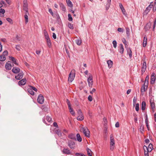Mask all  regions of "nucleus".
Returning <instances> with one entry per match:
<instances>
[{
    "mask_svg": "<svg viewBox=\"0 0 156 156\" xmlns=\"http://www.w3.org/2000/svg\"><path fill=\"white\" fill-rule=\"evenodd\" d=\"M66 103L68 105V108L71 107V105L70 103V101L68 99H67L66 100Z\"/></svg>",
    "mask_w": 156,
    "mask_h": 156,
    "instance_id": "6e6d98bb",
    "label": "nucleus"
},
{
    "mask_svg": "<svg viewBox=\"0 0 156 156\" xmlns=\"http://www.w3.org/2000/svg\"><path fill=\"white\" fill-rule=\"evenodd\" d=\"M149 76H147L146 77L144 83H148V80H149Z\"/></svg>",
    "mask_w": 156,
    "mask_h": 156,
    "instance_id": "052dcab7",
    "label": "nucleus"
},
{
    "mask_svg": "<svg viewBox=\"0 0 156 156\" xmlns=\"http://www.w3.org/2000/svg\"><path fill=\"white\" fill-rule=\"evenodd\" d=\"M76 136L77 140L78 141H79V142H80L82 141V138H81V137L80 136V134L79 133L77 134Z\"/></svg>",
    "mask_w": 156,
    "mask_h": 156,
    "instance_id": "bb28decb",
    "label": "nucleus"
},
{
    "mask_svg": "<svg viewBox=\"0 0 156 156\" xmlns=\"http://www.w3.org/2000/svg\"><path fill=\"white\" fill-rule=\"evenodd\" d=\"M75 71L74 70H72L70 72L68 77V81L70 82H72L74 80L75 76Z\"/></svg>",
    "mask_w": 156,
    "mask_h": 156,
    "instance_id": "f03ea898",
    "label": "nucleus"
},
{
    "mask_svg": "<svg viewBox=\"0 0 156 156\" xmlns=\"http://www.w3.org/2000/svg\"><path fill=\"white\" fill-rule=\"evenodd\" d=\"M68 145L71 149H75L77 146L75 142L72 140L68 141Z\"/></svg>",
    "mask_w": 156,
    "mask_h": 156,
    "instance_id": "20e7f679",
    "label": "nucleus"
},
{
    "mask_svg": "<svg viewBox=\"0 0 156 156\" xmlns=\"http://www.w3.org/2000/svg\"><path fill=\"white\" fill-rule=\"evenodd\" d=\"M12 71L13 73H19L20 72V69L19 68L14 67L13 68Z\"/></svg>",
    "mask_w": 156,
    "mask_h": 156,
    "instance_id": "a211bd4d",
    "label": "nucleus"
},
{
    "mask_svg": "<svg viewBox=\"0 0 156 156\" xmlns=\"http://www.w3.org/2000/svg\"><path fill=\"white\" fill-rule=\"evenodd\" d=\"M23 10L25 12L28 11V4L27 0H23Z\"/></svg>",
    "mask_w": 156,
    "mask_h": 156,
    "instance_id": "1a4fd4ad",
    "label": "nucleus"
},
{
    "mask_svg": "<svg viewBox=\"0 0 156 156\" xmlns=\"http://www.w3.org/2000/svg\"><path fill=\"white\" fill-rule=\"evenodd\" d=\"M68 27L71 29H73L74 28L73 24H71V23H68Z\"/></svg>",
    "mask_w": 156,
    "mask_h": 156,
    "instance_id": "79ce46f5",
    "label": "nucleus"
},
{
    "mask_svg": "<svg viewBox=\"0 0 156 156\" xmlns=\"http://www.w3.org/2000/svg\"><path fill=\"white\" fill-rule=\"evenodd\" d=\"M153 9L154 12L156 11V2H155L154 3Z\"/></svg>",
    "mask_w": 156,
    "mask_h": 156,
    "instance_id": "8fccbe9b",
    "label": "nucleus"
},
{
    "mask_svg": "<svg viewBox=\"0 0 156 156\" xmlns=\"http://www.w3.org/2000/svg\"><path fill=\"white\" fill-rule=\"evenodd\" d=\"M87 81L89 87H91L93 84V76L91 74H89V76L87 79Z\"/></svg>",
    "mask_w": 156,
    "mask_h": 156,
    "instance_id": "39448f33",
    "label": "nucleus"
},
{
    "mask_svg": "<svg viewBox=\"0 0 156 156\" xmlns=\"http://www.w3.org/2000/svg\"><path fill=\"white\" fill-rule=\"evenodd\" d=\"M147 38L146 36H145L144 38V41L143 42V46L145 47L146 46L147 44Z\"/></svg>",
    "mask_w": 156,
    "mask_h": 156,
    "instance_id": "4be33fe9",
    "label": "nucleus"
},
{
    "mask_svg": "<svg viewBox=\"0 0 156 156\" xmlns=\"http://www.w3.org/2000/svg\"><path fill=\"white\" fill-rule=\"evenodd\" d=\"M155 74L154 73H153L151 75V84H153L155 80Z\"/></svg>",
    "mask_w": 156,
    "mask_h": 156,
    "instance_id": "9d476101",
    "label": "nucleus"
},
{
    "mask_svg": "<svg viewBox=\"0 0 156 156\" xmlns=\"http://www.w3.org/2000/svg\"><path fill=\"white\" fill-rule=\"evenodd\" d=\"M144 154L145 156H149L147 151V150H144Z\"/></svg>",
    "mask_w": 156,
    "mask_h": 156,
    "instance_id": "680f3d73",
    "label": "nucleus"
},
{
    "mask_svg": "<svg viewBox=\"0 0 156 156\" xmlns=\"http://www.w3.org/2000/svg\"><path fill=\"white\" fill-rule=\"evenodd\" d=\"M48 11L50 12V13L51 14V15L53 16V13L52 10V9H48Z\"/></svg>",
    "mask_w": 156,
    "mask_h": 156,
    "instance_id": "bf43d9fd",
    "label": "nucleus"
},
{
    "mask_svg": "<svg viewBox=\"0 0 156 156\" xmlns=\"http://www.w3.org/2000/svg\"><path fill=\"white\" fill-rule=\"evenodd\" d=\"M110 4H111L107 3L106 5V10H108L109 9V8L110 7Z\"/></svg>",
    "mask_w": 156,
    "mask_h": 156,
    "instance_id": "e2e57ef3",
    "label": "nucleus"
},
{
    "mask_svg": "<svg viewBox=\"0 0 156 156\" xmlns=\"http://www.w3.org/2000/svg\"><path fill=\"white\" fill-rule=\"evenodd\" d=\"M140 130L141 133H143L144 131V126L143 125H141L140 128Z\"/></svg>",
    "mask_w": 156,
    "mask_h": 156,
    "instance_id": "473e14b6",
    "label": "nucleus"
},
{
    "mask_svg": "<svg viewBox=\"0 0 156 156\" xmlns=\"http://www.w3.org/2000/svg\"><path fill=\"white\" fill-rule=\"evenodd\" d=\"M46 41L47 43V45L49 48H51V42L50 39L46 40Z\"/></svg>",
    "mask_w": 156,
    "mask_h": 156,
    "instance_id": "4c0bfd02",
    "label": "nucleus"
},
{
    "mask_svg": "<svg viewBox=\"0 0 156 156\" xmlns=\"http://www.w3.org/2000/svg\"><path fill=\"white\" fill-rule=\"evenodd\" d=\"M75 42L78 45H80L82 41L81 40L77 39L75 41Z\"/></svg>",
    "mask_w": 156,
    "mask_h": 156,
    "instance_id": "f704fd0d",
    "label": "nucleus"
},
{
    "mask_svg": "<svg viewBox=\"0 0 156 156\" xmlns=\"http://www.w3.org/2000/svg\"><path fill=\"white\" fill-rule=\"evenodd\" d=\"M6 57L5 56H3L2 55L0 56V61H4Z\"/></svg>",
    "mask_w": 156,
    "mask_h": 156,
    "instance_id": "e433bc0d",
    "label": "nucleus"
},
{
    "mask_svg": "<svg viewBox=\"0 0 156 156\" xmlns=\"http://www.w3.org/2000/svg\"><path fill=\"white\" fill-rule=\"evenodd\" d=\"M25 14L24 15V17L25 19V23L27 24L29 21L28 16L29 15L28 11H27V12H25Z\"/></svg>",
    "mask_w": 156,
    "mask_h": 156,
    "instance_id": "ddd939ff",
    "label": "nucleus"
},
{
    "mask_svg": "<svg viewBox=\"0 0 156 156\" xmlns=\"http://www.w3.org/2000/svg\"><path fill=\"white\" fill-rule=\"evenodd\" d=\"M46 119L48 122H50L51 120V118L49 116H47Z\"/></svg>",
    "mask_w": 156,
    "mask_h": 156,
    "instance_id": "49530a36",
    "label": "nucleus"
},
{
    "mask_svg": "<svg viewBox=\"0 0 156 156\" xmlns=\"http://www.w3.org/2000/svg\"><path fill=\"white\" fill-rule=\"evenodd\" d=\"M6 20L7 21L10 23H12V20L11 19L9 18H6Z\"/></svg>",
    "mask_w": 156,
    "mask_h": 156,
    "instance_id": "864d4df0",
    "label": "nucleus"
},
{
    "mask_svg": "<svg viewBox=\"0 0 156 156\" xmlns=\"http://www.w3.org/2000/svg\"><path fill=\"white\" fill-rule=\"evenodd\" d=\"M144 150H147V152H151L153 149V145L151 144H150L148 147L144 145L143 147Z\"/></svg>",
    "mask_w": 156,
    "mask_h": 156,
    "instance_id": "0eeeda50",
    "label": "nucleus"
},
{
    "mask_svg": "<svg viewBox=\"0 0 156 156\" xmlns=\"http://www.w3.org/2000/svg\"><path fill=\"white\" fill-rule=\"evenodd\" d=\"M107 63L108 65V67L110 68L112 67L113 65V62L111 60H108L107 61Z\"/></svg>",
    "mask_w": 156,
    "mask_h": 156,
    "instance_id": "393cba45",
    "label": "nucleus"
},
{
    "mask_svg": "<svg viewBox=\"0 0 156 156\" xmlns=\"http://www.w3.org/2000/svg\"><path fill=\"white\" fill-rule=\"evenodd\" d=\"M69 112L71 114L73 115H74L75 114V112L73 110V108H71V107H70L69 108Z\"/></svg>",
    "mask_w": 156,
    "mask_h": 156,
    "instance_id": "c756f323",
    "label": "nucleus"
},
{
    "mask_svg": "<svg viewBox=\"0 0 156 156\" xmlns=\"http://www.w3.org/2000/svg\"><path fill=\"white\" fill-rule=\"evenodd\" d=\"M119 6L123 14L125 16H126V11L122 5L121 3H119Z\"/></svg>",
    "mask_w": 156,
    "mask_h": 156,
    "instance_id": "4468645a",
    "label": "nucleus"
},
{
    "mask_svg": "<svg viewBox=\"0 0 156 156\" xmlns=\"http://www.w3.org/2000/svg\"><path fill=\"white\" fill-rule=\"evenodd\" d=\"M110 149L112 151L114 148L115 141L114 139L113 135L111 134L110 136Z\"/></svg>",
    "mask_w": 156,
    "mask_h": 156,
    "instance_id": "7ed1b4c3",
    "label": "nucleus"
},
{
    "mask_svg": "<svg viewBox=\"0 0 156 156\" xmlns=\"http://www.w3.org/2000/svg\"><path fill=\"white\" fill-rule=\"evenodd\" d=\"M37 101L40 104H42L44 102V99L43 96L41 94L39 95L37 99Z\"/></svg>",
    "mask_w": 156,
    "mask_h": 156,
    "instance_id": "6e6552de",
    "label": "nucleus"
},
{
    "mask_svg": "<svg viewBox=\"0 0 156 156\" xmlns=\"http://www.w3.org/2000/svg\"><path fill=\"white\" fill-rule=\"evenodd\" d=\"M66 2L67 3V5L69 6L70 7H73V4L70 0H66Z\"/></svg>",
    "mask_w": 156,
    "mask_h": 156,
    "instance_id": "7c9ffc66",
    "label": "nucleus"
},
{
    "mask_svg": "<svg viewBox=\"0 0 156 156\" xmlns=\"http://www.w3.org/2000/svg\"><path fill=\"white\" fill-rule=\"evenodd\" d=\"M60 7H61V8L62 9L63 11H65L66 9V8H65V6L64 5L62 4V3H61L60 4Z\"/></svg>",
    "mask_w": 156,
    "mask_h": 156,
    "instance_id": "58836bf2",
    "label": "nucleus"
},
{
    "mask_svg": "<svg viewBox=\"0 0 156 156\" xmlns=\"http://www.w3.org/2000/svg\"><path fill=\"white\" fill-rule=\"evenodd\" d=\"M68 20L69 21H71L73 20L72 17L70 14H68Z\"/></svg>",
    "mask_w": 156,
    "mask_h": 156,
    "instance_id": "09e8293b",
    "label": "nucleus"
},
{
    "mask_svg": "<svg viewBox=\"0 0 156 156\" xmlns=\"http://www.w3.org/2000/svg\"><path fill=\"white\" fill-rule=\"evenodd\" d=\"M87 150L88 155L89 156H92L91 154V153L92 152L88 148H87Z\"/></svg>",
    "mask_w": 156,
    "mask_h": 156,
    "instance_id": "c9c22d12",
    "label": "nucleus"
},
{
    "mask_svg": "<svg viewBox=\"0 0 156 156\" xmlns=\"http://www.w3.org/2000/svg\"><path fill=\"white\" fill-rule=\"evenodd\" d=\"M16 48L17 50L19 51H20L21 49V47L20 45L19 44L17 45L16 46Z\"/></svg>",
    "mask_w": 156,
    "mask_h": 156,
    "instance_id": "de8ad7c7",
    "label": "nucleus"
},
{
    "mask_svg": "<svg viewBox=\"0 0 156 156\" xmlns=\"http://www.w3.org/2000/svg\"><path fill=\"white\" fill-rule=\"evenodd\" d=\"M78 116L77 119L78 120L82 121L84 119V117L83 114L80 109H79L78 111Z\"/></svg>",
    "mask_w": 156,
    "mask_h": 156,
    "instance_id": "423d86ee",
    "label": "nucleus"
},
{
    "mask_svg": "<svg viewBox=\"0 0 156 156\" xmlns=\"http://www.w3.org/2000/svg\"><path fill=\"white\" fill-rule=\"evenodd\" d=\"M16 39L18 41H20V37L17 35L16 37Z\"/></svg>",
    "mask_w": 156,
    "mask_h": 156,
    "instance_id": "774afa93",
    "label": "nucleus"
},
{
    "mask_svg": "<svg viewBox=\"0 0 156 156\" xmlns=\"http://www.w3.org/2000/svg\"><path fill=\"white\" fill-rule=\"evenodd\" d=\"M28 92L31 95H33L34 94V92L33 91V90L31 89V87L29 88L28 89Z\"/></svg>",
    "mask_w": 156,
    "mask_h": 156,
    "instance_id": "2f4dec72",
    "label": "nucleus"
},
{
    "mask_svg": "<svg viewBox=\"0 0 156 156\" xmlns=\"http://www.w3.org/2000/svg\"><path fill=\"white\" fill-rule=\"evenodd\" d=\"M23 72H20L18 75L16 76L15 78L17 80H20L23 78Z\"/></svg>",
    "mask_w": 156,
    "mask_h": 156,
    "instance_id": "2eb2a0df",
    "label": "nucleus"
},
{
    "mask_svg": "<svg viewBox=\"0 0 156 156\" xmlns=\"http://www.w3.org/2000/svg\"><path fill=\"white\" fill-rule=\"evenodd\" d=\"M30 87H31V88L33 90H34L35 91H37V90L36 87H32V86H30Z\"/></svg>",
    "mask_w": 156,
    "mask_h": 156,
    "instance_id": "13d9d810",
    "label": "nucleus"
},
{
    "mask_svg": "<svg viewBox=\"0 0 156 156\" xmlns=\"http://www.w3.org/2000/svg\"><path fill=\"white\" fill-rule=\"evenodd\" d=\"M112 44L113 45V47L115 48H116L117 47V42L115 40H114L112 42Z\"/></svg>",
    "mask_w": 156,
    "mask_h": 156,
    "instance_id": "a18cd8bd",
    "label": "nucleus"
},
{
    "mask_svg": "<svg viewBox=\"0 0 156 156\" xmlns=\"http://www.w3.org/2000/svg\"><path fill=\"white\" fill-rule=\"evenodd\" d=\"M126 29L127 36V37H129L130 35L129 29V27H126Z\"/></svg>",
    "mask_w": 156,
    "mask_h": 156,
    "instance_id": "72a5a7b5",
    "label": "nucleus"
},
{
    "mask_svg": "<svg viewBox=\"0 0 156 156\" xmlns=\"http://www.w3.org/2000/svg\"><path fill=\"white\" fill-rule=\"evenodd\" d=\"M146 108V103L145 101H143L142 103L141 109L144 111Z\"/></svg>",
    "mask_w": 156,
    "mask_h": 156,
    "instance_id": "c85d7f7f",
    "label": "nucleus"
},
{
    "mask_svg": "<svg viewBox=\"0 0 156 156\" xmlns=\"http://www.w3.org/2000/svg\"><path fill=\"white\" fill-rule=\"evenodd\" d=\"M145 123L146 124V125L148 124L147 116V115H146V118H145Z\"/></svg>",
    "mask_w": 156,
    "mask_h": 156,
    "instance_id": "4d7b16f0",
    "label": "nucleus"
},
{
    "mask_svg": "<svg viewBox=\"0 0 156 156\" xmlns=\"http://www.w3.org/2000/svg\"><path fill=\"white\" fill-rule=\"evenodd\" d=\"M5 12V10L2 9H0V13L4 14Z\"/></svg>",
    "mask_w": 156,
    "mask_h": 156,
    "instance_id": "5fc2aeb1",
    "label": "nucleus"
},
{
    "mask_svg": "<svg viewBox=\"0 0 156 156\" xmlns=\"http://www.w3.org/2000/svg\"><path fill=\"white\" fill-rule=\"evenodd\" d=\"M44 36L45 38V39L46 40V41L47 40H49V39H50L48 34L47 35H45Z\"/></svg>",
    "mask_w": 156,
    "mask_h": 156,
    "instance_id": "338daca9",
    "label": "nucleus"
},
{
    "mask_svg": "<svg viewBox=\"0 0 156 156\" xmlns=\"http://www.w3.org/2000/svg\"><path fill=\"white\" fill-rule=\"evenodd\" d=\"M5 67L6 69L8 70L11 69L12 68L11 65L9 63H6L5 65Z\"/></svg>",
    "mask_w": 156,
    "mask_h": 156,
    "instance_id": "a878e982",
    "label": "nucleus"
},
{
    "mask_svg": "<svg viewBox=\"0 0 156 156\" xmlns=\"http://www.w3.org/2000/svg\"><path fill=\"white\" fill-rule=\"evenodd\" d=\"M8 54V51H4L3 52L2 55L3 56H5H5L7 55Z\"/></svg>",
    "mask_w": 156,
    "mask_h": 156,
    "instance_id": "603ef678",
    "label": "nucleus"
},
{
    "mask_svg": "<svg viewBox=\"0 0 156 156\" xmlns=\"http://www.w3.org/2000/svg\"><path fill=\"white\" fill-rule=\"evenodd\" d=\"M127 53L129 54L130 58H131L132 56V51L130 48H126Z\"/></svg>",
    "mask_w": 156,
    "mask_h": 156,
    "instance_id": "b1692460",
    "label": "nucleus"
},
{
    "mask_svg": "<svg viewBox=\"0 0 156 156\" xmlns=\"http://www.w3.org/2000/svg\"><path fill=\"white\" fill-rule=\"evenodd\" d=\"M119 52L121 54H123L124 52V49L122 44H119Z\"/></svg>",
    "mask_w": 156,
    "mask_h": 156,
    "instance_id": "6ab92c4d",
    "label": "nucleus"
},
{
    "mask_svg": "<svg viewBox=\"0 0 156 156\" xmlns=\"http://www.w3.org/2000/svg\"><path fill=\"white\" fill-rule=\"evenodd\" d=\"M26 83V80L23 79L19 81L18 84L19 85H24Z\"/></svg>",
    "mask_w": 156,
    "mask_h": 156,
    "instance_id": "aec40b11",
    "label": "nucleus"
},
{
    "mask_svg": "<svg viewBox=\"0 0 156 156\" xmlns=\"http://www.w3.org/2000/svg\"><path fill=\"white\" fill-rule=\"evenodd\" d=\"M10 60L13 62L14 64L17 65H18V64L16 62V59L14 57H10Z\"/></svg>",
    "mask_w": 156,
    "mask_h": 156,
    "instance_id": "cd10ccee",
    "label": "nucleus"
},
{
    "mask_svg": "<svg viewBox=\"0 0 156 156\" xmlns=\"http://www.w3.org/2000/svg\"><path fill=\"white\" fill-rule=\"evenodd\" d=\"M75 154L76 156H86L83 154L79 153H76Z\"/></svg>",
    "mask_w": 156,
    "mask_h": 156,
    "instance_id": "a19ab883",
    "label": "nucleus"
},
{
    "mask_svg": "<svg viewBox=\"0 0 156 156\" xmlns=\"http://www.w3.org/2000/svg\"><path fill=\"white\" fill-rule=\"evenodd\" d=\"M80 131L83 132L84 135L87 137L90 136V132L86 126H82L80 128Z\"/></svg>",
    "mask_w": 156,
    "mask_h": 156,
    "instance_id": "f257e3e1",
    "label": "nucleus"
},
{
    "mask_svg": "<svg viewBox=\"0 0 156 156\" xmlns=\"http://www.w3.org/2000/svg\"><path fill=\"white\" fill-rule=\"evenodd\" d=\"M68 137L71 139L76 140L75 135V134H70L68 136Z\"/></svg>",
    "mask_w": 156,
    "mask_h": 156,
    "instance_id": "5701e85b",
    "label": "nucleus"
},
{
    "mask_svg": "<svg viewBox=\"0 0 156 156\" xmlns=\"http://www.w3.org/2000/svg\"><path fill=\"white\" fill-rule=\"evenodd\" d=\"M150 103L151 108L154 109L155 108V107L154 103L153 102H151V101L150 102Z\"/></svg>",
    "mask_w": 156,
    "mask_h": 156,
    "instance_id": "37998d69",
    "label": "nucleus"
},
{
    "mask_svg": "<svg viewBox=\"0 0 156 156\" xmlns=\"http://www.w3.org/2000/svg\"><path fill=\"white\" fill-rule=\"evenodd\" d=\"M151 9H150L149 8V7L148 6L147 7L146 9H145V11H144V13H146V14L148 13L149 11Z\"/></svg>",
    "mask_w": 156,
    "mask_h": 156,
    "instance_id": "c03bdc74",
    "label": "nucleus"
},
{
    "mask_svg": "<svg viewBox=\"0 0 156 156\" xmlns=\"http://www.w3.org/2000/svg\"><path fill=\"white\" fill-rule=\"evenodd\" d=\"M118 31L119 32H123V29L122 28H119L118 29Z\"/></svg>",
    "mask_w": 156,
    "mask_h": 156,
    "instance_id": "69168bd1",
    "label": "nucleus"
},
{
    "mask_svg": "<svg viewBox=\"0 0 156 156\" xmlns=\"http://www.w3.org/2000/svg\"><path fill=\"white\" fill-rule=\"evenodd\" d=\"M88 100L89 101H92V97L91 96H90V95H89L88 97Z\"/></svg>",
    "mask_w": 156,
    "mask_h": 156,
    "instance_id": "0e129e2a",
    "label": "nucleus"
},
{
    "mask_svg": "<svg viewBox=\"0 0 156 156\" xmlns=\"http://www.w3.org/2000/svg\"><path fill=\"white\" fill-rule=\"evenodd\" d=\"M147 68V65L145 61L144 60V61L143 64L142 66V67L141 71L142 73H144L145 72Z\"/></svg>",
    "mask_w": 156,
    "mask_h": 156,
    "instance_id": "f8f14e48",
    "label": "nucleus"
},
{
    "mask_svg": "<svg viewBox=\"0 0 156 156\" xmlns=\"http://www.w3.org/2000/svg\"><path fill=\"white\" fill-rule=\"evenodd\" d=\"M148 87V83H144V85L142 86L141 89V91L142 92H144L147 90Z\"/></svg>",
    "mask_w": 156,
    "mask_h": 156,
    "instance_id": "9b49d317",
    "label": "nucleus"
},
{
    "mask_svg": "<svg viewBox=\"0 0 156 156\" xmlns=\"http://www.w3.org/2000/svg\"><path fill=\"white\" fill-rule=\"evenodd\" d=\"M139 103H137L136 104L135 109L136 111H138L139 109Z\"/></svg>",
    "mask_w": 156,
    "mask_h": 156,
    "instance_id": "3c124183",
    "label": "nucleus"
},
{
    "mask_svg": "<svg viewBox=\"0 0 156 156\" xmlns=\"http://www.w3.org/2000/svg\"><path fill=\"white\" fill-rule=\"evenodd\" d=\"M151 23L149 22L147 23L145 27V30L146 31L148 30L151 28Z\"/></svg>",
    "mask_w": 156,
    "mask_h": 156,
    "instance_id": "dca6fc26",
    "label": "nucleus"
},
{
    "mask_svg": "<svg viewBox=\"0 0 156 156\" xmlns=\"http://www.w3.org/2000/svg\"><path fill=\"white\" fill-rule=\"evenodd\" d=\"M122 41L123 42V43L125 44L126 47V46H127V41L125 39L123 38L122 39Z\"/></svg>",
    "mask_w": 156,
    "mask_h": 156,
    "instance_id": "ea45409f",
    "label": "nucleus"
},
{
    "mask_svg": "<svg viewBox=\"0 0 156 156\" xmlns=\"http://www.w3.org/2000/svg\"><path fill=\"white\" fill-rule=\"evenodd\" d=\"M63 153L67 154H71V152L68 148H64L62 151Z\"/></svg>",
    "mask_w": 156,
    "mask_h": 156,
    "instance_id": "f3484780",
    "label": "nucleus"
},
{
    "mask_svg": "<svg viewBox=\"0 0 156 156\" xmlns=\"http://www.w3.org/2000/svg\"><path fill=\"white\" fill-rule=\"evenodd\" d=\"M55 132L59 137H61L62 136V133L59 129H55Z\"/></svg>",
    "mask_w": 156,
    "mask_h": 156,
    "instance_id": "412c9836",
    "label": "nucleus"
}]
</instances>
